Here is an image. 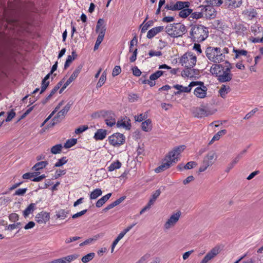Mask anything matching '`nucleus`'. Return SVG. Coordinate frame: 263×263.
<instances>
[{"instance_id":"obj_42","label":"nucleus","mask_w":263,"mask_h":263,"mask_svg":"<svg viewBox=\"0 0 263 263\" xmlns=\"http://www.w3.org/2000/svg\"><path fill=\"white\" fill-rule=\"evenodd\" d=\"M192 10L187 8H185L181 10L179 15L182 18H185L191 14Z\"/></svg>"},{"instance_id":"obj_30","label":"nucleus","mask_w":263,"mask_h":263,"mask_svg":"<svg viewBox=\"0 0 263 263\" xmlns=\"http://www.w3.org/2000/svg\"><path fill=\"white\" fill-rule=\"evenodd\" d=\"M247 150L245 149L239 153L237 156L232 160L231 162L229 163L231 166L233 167L239 162V161L242 158L243 156L246 153Z\"/></svg>"},{"instance_id":"obj_34","label":"nucleus","mask_w":263,"mask_h":263,"mask_svg":"<svg viewBox=\"0 0 263 263\" xmlns=\"http://www.w3.org/2000/svg\"><path fill=\"white\" fill-rule=\"evenodd\" d=\"M195 34H190V37L193 40V41L198 43L203 41L208 37V34H201L197 37L195 36Z\"/></svg>"},{"instance_id":"obj_27","label":"nucleus","mask_w":263,"mask_h":263,"mask_svg":"<svg viewBox=\"0 0 263 263\" xmlns=\"http://www.w3.org/2000/svg\"><path fill=\"white\" fill-rule=\"evenodd\" d=\"M96 33H105V28L104 25V21L103 19L100 18L96 26Z\"/></svg>"},{"instance_id":"obj_26","label":"nucleus","mask_w":263,"mask_h":263,"mask_svg":"<svg viewBox=\"0 0 263 263\" xmlns=\"http://www.w3.org/2000/svg\"><path fill=\"white\" fill-rule=\"evenodd\" d=\"M190 3L188 2L178 1L174 4V11L181 10L183 8H188Z\"/></svg>"},{"instance_id":"obj_6","label":"nucleus","mask_w":263,"mask_h":263,"mask_svg":"<svg viewBox=\"0 0 263 263\" xmlns=\"http://www.w3.org/2000/svg\"><path fill=\"white\" fill-rule=\"evenodd\" d=\"M196 82V86H197L194 90V95L200 99H204L206 97L207 87L204 85V83L201 81H194Z\"/></svg>"},{"instance_id":"obj_19","label":"nucleus","mask_w":263,"mask_h":263,"mask_svg":"<svg viewBox=\"0 0 263 263\" xmlns=\"http://www.w3.org/2000/svg\"><path fill=\"white\" fill-rule=\"evenodd\" d=\"M224 68L221 64H213L211 66L210 71L213 75L215 76L218 78Z\"/></svg>"},{"instance_id":"obj_24","label":"nucleus","mask_w":263,"mask_h":263,"mask_svg":"<svg viewBox=\"0 0 263 263\" xmlns=\"http://www.w3.org/2000/svg\"><path fill=\"white\" fill-rule=\"evenodd\" d=\"M170 27H171V28L170 29L169 28L167 29V30L169 31L170 29H171L173 32V33H175V32H177V30L183 32L186 30L185 26L184 25L180 23H178L174 24L172 26H170Z\"/></svg>"},{"instance_id":"obj_16","label":"nucleus","mask_w":263,"mask_h":263,"mask_svg":"<svg viewBox=\"0 0 263 263\" xmlns=\"http://www.w3.org/2000/svg\"><path fill=\"white\" fill-rule=\"evenodd\" d=\"M199 73V70L197 69L193 68L185 67V69L181 72V76L184 78L189 77L191 78L198 75Z\"/></svg>"},{"instance_id":"obj_28","label":"nucleus","mask_w":263,"mask_h":263,"mask_svg":"<svg viewBox=\"0 0 263 263\" xmlns=\"http://www.w3.org/2000/svg\"><path fill=\"white\" fill-rule=\"evenodd\" d=\"M245 15L250 20L256 17L257 15L256 10L254 8H249L243 12Z\"/></svg>"},{"instance_id":"obj_11","label":"nucleus","mask_w":263,"mask_h":263,"mask_svg":"<svg viewBox=\"0 0 263 263\" xmlns=\"http://www.w3.org/2000/svg\"><path fill=\"white\" fill-rule=\"evenodd\" d=\"M220 252V248L216 246L211 250L204 257L201 261V263H208L210 260L214 258Z\"/></svg>"},{"instance_id":"obj_33","label":"nucleus","mask_w":263,"mask_h":263,"mask_svg":"<svg viewBox=\"0 0 263 263\" xmlns=\"http://www.w3.org/2000/svg\"><path fill=\"white\" fill-rule=\"evenodd\" d=\"M35 208V204L34 203H30L23 211V216L27 217L30 214L32 213Z\"/></svg>"},{"instance_id":"obj_48","label":"nucleus","mask_w":263,"mask_h":263,"mask_svg":"<svg viewBox=\"0 0 263 263\" xmlns=\"http://www.w3.org/2000/svg\"><path fill=\"white\" fill-rule=\"evenodd\" d=\"M104 37V34H99V35L97 37V41L96 42L93 50L94 51L97 50L100 45L101 44V42H102L103 39Z\"/></svg>"},{"instance_id":"obj_29","label":"nucleus","mask_w":263,"mask_h":263,"mask_svg":"<svg viewBox=\"0 0 263 263\" xmlns=\"http://www.w3.org/2000/svg\"><path fill=\"white\" fill-rule=\"evenodd\" d=\"M111 193H108L106 195L102 197L99 199L96 203V206L97 208L101 207L111 197Z\"/></svg>"},{"instance_id":"obj_15","label":"nucleus","mask_w":263,"mask_h":263,"mask_svg":"<svg viewBox=\"0 0 263 263\" xmlns=\"http://www.w3.org/2000/svg\"><path fill=\"white\" fill-rule=\"evenodd\" d=\"M242 4V0H225L224 6L229 10H233L240 7Z\"/></svg>"},{"instance_id":"obj_31","label":"nucleus","mask_w":263,"mask_h":263,"mask_svg":"<svg viewBox=\"0 0 263 263\" xmlns=\"http://www.w3.org/2000/svg\"><path fill=\"white\" fill-rule=\"evenodd\" d=\"M141 128L144 132H149L152 129V121L150 119H147L143 122L141 124Z\"/></svg>"},{"instance_id":"obj_38","label":"nucleus","mask_w":263,"mask_h":263,"mask_svg":"<svg viewBox=\"0 0 263 263\" xmlns=\"http://www.w3.org/2000/svg\"><path fill=\"white\" fill-rule=\"evenodd\" d=\"M147 18H148V17L147 16L146 17L145 20H144V21L143 22V23L140 26V27L141 28V32L142 33H144V32L147 31L148 30V29L149 28V27H151V26H152V25H153V22L152 21H149L147 22V23H146L145 24L144 23Z\"/></svg>"},{"instance_id":"obj_55","label":"nucleus","mask_w":263,"mask_h":263,"mask_svg":"<svg viewBox=\"0 0 263 263\" xmlns=\"http://www.w3.org/2000/svg\"><path fill=\"white\" fill-rule=\"evenodd\" d=\"M164 31L163 26L156 27L149 30L147 33H160Z\"/></svg>"},{"instance_id":"obj_36","label":"nucleus","mask_w":263,"mask_h":263,"mask_svg":"<svg viewBox=\"0 0 263 263\" xmlns=\"http://www.w3.org/2000/svg\"><path fill=\"white\" fill-rule=\"evenodd\" d=\"M121 163L119 160H117L110 164V165L107 167V170L109 172H112L116 169L120 168L121 167Z\"/></svg>"},{"instance_id":"obj_56","label":"nucleus","mask_w":263,"mask_h":263,"mask_svg":"<svg viewBox=\"0 0 263 263\" xmlns=\"http://www.w3.org/2000/svg\"><path fill=\"white\" fill-rule=\"evenodd\" d=\"M63 83L62 81H60L58 84L54 87V88L51 90L50 94L52 96L54 95L55 93L60 89Z\"/></svg>"},{"instance_id":"obj_54","label":"nucleus","mask_w":263,"mask_h":263,"mask_svg":"<svg viewBox=\"0 0 263 263\" xmlns=\"http://www.w3.org/2000/svg\"><path fill=\"white\" fill-rule=\"evenodd\" d=\"M37 174V173H26L23 175L22 178L24 179H30L32 181L33 177Z\"/></svg>"},{"instance_id":"obj_8","label":"nucleus","mask_w":263,"mask_h":263,"mask_svg":"<svg viewBox=\"0 0 263 263\" xmlns=\"http://www.w3.org/2000/svg\"><path fill=\"white\" fill-rule=\"evenodd\" d=\"M226 63L228 65L226 68H223V70L221 71V74H220V76L218 78V81L222 83L231 81L233 76L231 72V64L228 61H226Z\"/></svg>"},{"instance_id":"obj_51","label":"nucleus","mask_w":263,"mask_h":263,"mask_svg":"<svg viewBox=\"0 0 263 263\" xmlns=\"http://www.w3.org/2000/svg\"><path fill=\"white\" fill-rule=\"evenodd\" d=\"M62 145L61 144H57L52 146L51 148V153L53 154L60 153L62 151Z\"/></svg>"},{"instance_id":"obj_1","label":"nucleus","mask_w":263,"mask_h":263,"mask_svg":"<svg viewBox=\"0 0 263 263\" xmlns=\"http://www.w3.org/2000/svg\"><path fill=\"white\" fill-rule=\"evenodd\" d=\"M208 59L214 63H220L224 61L223 54L219 47H209L205 50Z\"/></svg>"},{"instance_id":"obj_18","label":"nucleus","mask_w":263,"mask_h":263,"mask_svg":"<svg viewBox=\"0 0 263 263\" xmlns=\"http://www.w3.org/2000/svg\"><path fill=\"white\" fill-rule=\"evenodd\" d=\"M71 104L69 102L68 103L65 107L61 110L60 111L58 112V114L55 116V118L58 119L60 120V122L64 118L65 115L67 114L68 111L69 110Z\"/></svg>"},{"instance_id":"obj_25","label":"nucleus","mask_w":263,"mask_h":263,"mask_svg":"<svg viewBox=\"0 0 263 263\" xmlns=\"http://www.w3.org/2000/svg\"><path fill=\"white\" fill-rule=\"evenodd\" d=\"M107 132L105 129H99L95 134L93 138L96 140H102L106 136Z\"/></svg>"},{"instance_id":"obj_52","label":"nucleus","mask_w":263,"mask_h":263,"mask_svg":"<svg viewBox=\"0 0 263 263\" xmlns=\"http://www.w3.org/2000/svg\"><path fill=\"white\" fill-rule=\"evenodd\" d=\"M164 72L161 70H158L155 72V73L152 74L150 77L149 79L151 80H155L160 78L161 76L163 75Z\"/></svg>"},{"instance_id":"obj_41","label":"nucleus","mask_w":263,"mask_h":263,"mask_svg":"<svg viewBox=\"0 0 263 263\" xmlns=\"http://www.w3.org/2000/svg\"><path fill=\"white\" fill-rule=\"evenodd\" d=\"M78 257V255L74 254L65 257H62L64 263H70L72 261L76 260Z\"/></svg>"},{"instance_id":"obj_53","label":"nucleus","mask_w":263,"mask_h":263,"mask_svg":"<svg viewBox=\"0 0 263 263\" xmlns=\"http://www.w3.org/2000/svg\"><path fill=\"white\" fill-rule=\"evenodd\" d=\"M68 159L66 157H63L59 159L58 161L54 164L55 167H60L67 162Z\"/></svg>"},{"instance_id":"obj_61","label":"nucleus","mask_w":263,"mask_h":263,"mask_svg":"<svg viewBox=\"0 0 263 263\" xmlns=\"http://www.w3.org/2000/svg\"><path fill=\"white\" fill-rule=\"evenodd\" d=\"M128 99L130 102H134L138 100V96L136 93H130L128 95Z\"/></svg>"},{"instance_id":"obj_40","label":"nucleus","mask_w":263,"mask_h":263,"mask_svg":"<svg viewBox=\"0 0 263 263\" xmlns=\"http://www.w3.org/2000/svg\"><path fill=\"white\" fill-rule=\"evenodd\" d=\"M138 44L137 37L135 36L133 39L129 42V52H131L134 51L135 47H137Z\"/></svg>"},{"instance_id":"obj_20","label":"nucleus","mask_w":263,"mask_h":263,"mask_svg":"<svg viewBox=\"0 0 263 263\" xmlns=\"http://www.w3.org/2000/svg\"><path fill=\"white\" fill-rule=\"evenodd\" d=\"M165 162H163L161 165L155 168V171L157 173H160L164 170L170 168L173 164L172 161L169 160L166 157L164 159Z\"/></svg>"},{"instance_id":"obj_37","label":"nucleus","mask_w":263,"mask_h":263,"mask_svg":"<svg viewBox=\"0 0 263 263\" xmlns=\"http://www.w3.org/2000/svg\"><path fill=\"white\" fill-rule=\"evenodd\" d=\"M226 133L227 130L226 129L219 131L213 137L212 140L209 142V144H212L214 141L218 140L221 136L225 135Z\"/></svg>"},{"instance_id":"obj_60","label":"nucleus","mask_w":263,"mask_h":263,"mask_svg":"<svg viewBox=\"0 0 263 263\" xmlns=\"http://www.w3.org/2000/svg\"><path fill=\"white\" fill-rule=\"evenodd\" d=\"M121 72V69L120 66H115L112 70V76L113 77L119 75Z\"/></svg>"},{"instance_id":"obj_3","label":"nucleus","mask_w":263,"mask_h":263,"mask_svg":"<svg viewBox=\"0 0 263 263\" xmlns=\"http://www.w3.org/2000/svg\"><path fill=\"white\" fill-rule=\"evenodd\" d=\"M98 115L99 117L105 118V122L108 126L112 127L116 124V115L112 111L102 110Z\"/></svg>"},{"instance_id":"obj_23","label":"nucleus","mask_w":263,"mask_h":263,"mask_svg":"<svg viewBox=\"0 0 263 263\" xmlns=\"http://www.w3.org/2000/svg\"><path fill=\"white\" fill-rule=\"evenodd\" d=\"M231 90L230 87L227 85L223 84L221 85L218 92L220 97L223 99L226 98L227 95Z\"/></svg>"},{"instance_id":"obj_63","label":"nucleus","mask_w":263,"mask_h":263,"mask_svg":"<svg viewBox=\"0 0 263 263\" xmlns=\"http://www.w3.org/2000/svg\"><path fill=\"white\" fill-rule=\"evenodd\" d=\"M21 226L20 222H17L16 223L11 224L7 226V230L9 231H12L15 229L20 228V226Z\"/></svg>"},{"instance_id":"obj_57","label":"nucleus","mask_w":263,"mask_h":263,"mask_svg":"<svg viewBox=\"0 0 263 263\" xmlns=\"http://www.w3.org/2000/svg\"><path fill=\"white\" fill-rule=\"evenodd\" d=\"M88 128L87 125H83L76 128L75 130V133L77 135L80 134L83 132H85Z\"/></svg>"},{"instance_id":"obj_7","label":"nucleus","mask_w":263,"mask_h":263,"mask_svg":"<svg viewBox=\"0 0 263 263\" xmlns=\"http://www.w3.org/2000/svg\"><path fill=\"white\" fill-rule=\"evenodd\" d=\"M185 145H180L176 146L169 152L166 158L170 161H172L173 163H176L178 161L177 157L185 149Z\"/></svg>"},{"instance_id":"obj_43","label":"nucleus","mask_w":263,"mask_h":263,"mask_svg":"<svg viewBox=\"0 0 263 263\" xmlns=\"http://www.w3.org/2000/svg\"><path fill=\"white\" fill-rule=\"evenodd\" d=\"M102 194V192L100 189H96L90 193V199H96L101 196Z\"/></svg>"},{"instance_id":"obj_49","label":"nucleus","mask_w":263,"mask_h":263,"mask_svg":"<svg viewBox=\"0 0 263 263\" xmlns=\"http://www.w3.org/2000/svg\"><path fill=\"white\" fill-rule=\"evenodd\" d=\"M77 142V139H70L66 141L64 144V147L66 148H70L71 147L74 145Z\"/></svg>"},{"instance_id":"obj_5","label":"nucleus","mask_w":263,"mask_h":263,"mask_svg":"<svg viewBox=\"0 0 263 263\" xmlns=\"http://www.w3.org/2000/svg\"><path fill=\"white\" fill-rule=\"evenodd\" d=\"M108 140L110 145L118 147L123 144L125 141V137L123 134L117 133L110 136Z\"/></svg>"},{"instance_id":"obj_10","label":"nucleus","mask_w":263,"mask_h":263,"mask_svg":"<svg viewBox=\"0 0 263 263\" xmlns=\"http://www.w3.org/2000/svg\"><path fill=\"white\" fill-rule=\"evenodd\" d=\"M181 213L180 211H178L173 214L164 224V229L168 230L175 226V225L178 221L181 216Z\"/></svg>"},{"instance_id":"obj_21","label":"nucleus","mask_w":263,"mask_h":263,"mask_svg":"<svg viewBox=\"0 0 263 263\" xmlns=\"http://www.w3.org/2000/svg\"><path fill=\"white\" fill-rule=\"evenodd\" d=\"M208 28L204 26L197 24L192 26L190 33H208Z\"/></svg>"},{"instance_id":"obj_58","label":"nucleus","mask_w":263,"mask_h":263,"mask_svg":"<svg viewBox=\"0 0 263 263\" xmlns=\"http://www.w3.org/2000/svg\"><path fill=\"white\" fill-rule=\"evenodd\" d=\"M190 17L195 19H198L203 17V12H195L194 13H191Z\"/></svg>"},{"instance_id":"obj_9","label":"nucleus","mask_w":263,"mask_h":263,"mask_svg":"<svg viewBox=\"0 0 263 263\" xmlns=\"http://www.w3.org/2000/svg\"><path fill=\"white\" fill-rule=\"evenodd\" d=\"M201 10L203 12V16L208 19H212L216 17L217 12L214 6L208 5L207 6H200Z\"/></svg>"},{"instance_id":"obj_62","label":"nucleus","mask_w":263,"mask_h":263,"mask_svg":"<svg viewBox=\"0 0 263 263\" xmlns=\"http://www.w3.org/2000/svg\"><path fill=\"white\" fill-rule=\"evenodd\" d=\"M196 165L197 163L195 161H190L183 166V168L186 170H190L193 168Z\"/></svg>"},{"instance_id":"obj_64","label":"nucleus","mask_w":263,"mask_h":263,"mask_svg":"<svg viewBox=\"0 0 263 263\" xmlns=\"http://www.w3.org/2000/svg\"><path fill=\"white\" fill-rule=\"evenodd\" d=\"M15 116V112L13 110H11L10 112H8L7 118L5 120V121L8 122L10 121Z\"/></svg>"},{"instance_id":"obj_13","label":"nucleus","mask_w":263,"mask_h":263,"mask_svg":"<svg viewBox=\"0 0 263 263\" xmlns=\"http://www.w3.org/2000/svg\"><path fill=\"white\" fill-rule=\"evenodd\" d=\"M192 114L195 117L198 118H201L211 115L210 111L204 107H196L194 108L192 110Z\"/></svg>"},{"instance_id":"obj_14","label":"nucleus","mask_w":263,"mask_h":263,"mask_svg":"<svg viewBox=\"0 0 263 263\" xmlns=\"http://www.w3.org/2000/svg\"><path fill=\"white\" fill-rule=\"evenodd\" d=\"M196 82L194 81L191 82L190 84L184 87L181 85L176 84L174 85V88L177 89L178 91L175 92V95L180 94L181 92H190L192 89V87L195 86Z\"/></svg>"},{"instance_id":"obj_44","label":"nucleus","mask_w":263,"mask_h":263,"mask_svg":"<svg viewBox=\"0 0 263 263\" xmlns=\"http://www.w3.org/2000/svg\"><path fill=\"white\" fill-rule=\"evenodd\" d=\"M106 80V73L105 71H104L99 80V81L98 82L97 84V88H100L101 87L105 82Z\"/></svg>"},{"instance_id":"obj_22","label":"nucleus","mask_w":263,"mask_h":263,"mask_svg":"<svg viewBox=\"0 0 263 263\" xmlns=\"http://www.w3.org/2000/svg\"><path fill=\"white\" fill-rule=\"evenodd\" d=\"M83 67L82 65H79L74 70L69 78L67 80L66 83L69 85L73 80H74L78 76Z\"/></svg>"},{"instance_id":"obj_47","label":"nucleus","mask_w":263,"mask_h":263,"mask_svg":"<svg viewBox=\"0 0 263 263\" xmlns=\"http://www.w3.org/2000/svg\"><path fill=\"white\" fill-rule=\"evenodd\" d=\"M95 254L94 253H89L87 255L84 256L81 260L84 263H87L95 257Z\"/></svg>"},{"instance_id":"obj_59","label":"nucleus","mask_w":263,"mask_h":263,"mask_svg":"<svg viewBox=\"0 0 263 263\" xmlns=\"http://www.w3.org/2000/svg\"><path fill=\"white\" fill-rule=\"evenodd\" d=\"M66 173V171L65 170H57L54 174V178L55 179L59 178L61 176L64 175Z\"/></svg>"},{"instance_id":"obj_17","label":"nucleus","mask_w":263,"mask_h":263,"mask_svg":"<svg viewBox=\"0 0 263 263\" xmlns=\"http://www.w3.org/2000/svg\"><path fill=\"white\" fill-rule=\"evenodd\" d=\"M49 219V213L44 211L38 213L35 216V220L39 223H45Z\"/></svg>"},{"instance_id":"obj_35","label":"nucleus","mask_w":263,"mask_h":263,"mask_svg":"<svg viewBox=\"0 0 263 263\" xmlns=\"http://www.w3.org/2000/svg\"><path fill=\"white\" fill-rule=\"evenodd\" d=\"M69 210L61 209L57 212L56 216L58 218L61 219H64L67 217V215L69 214Z\"/></svg>"},{"instance_id":"obj_32","label":"nucleus","mask_w":263,"mask_h":263,"mask_svg":"<svg viewBox=\"0 0 263 263\" xmlns=\"http://www.w3.org/2000/svg\"><path fill=\"white\" fill-rule=\"evenodd\" d=\"M48 164V162L46 161H40L36 163L32 168V169L35 171H40L45 168Z\"/></svg>"},{"instance_id":"obj_46","label":"nucleus","mask_w":263,"mask_h":263,"mask_svg":"<svg viewBox=\"0 0 263 263\" xmlns=\"http://www.w3.org/2000/svg\"><path fill=\"white\" fill-rule=\"evenodd\" d=\"M5 18L9 24H15L18 20L17 16L13 15H6Z\"/></svg>"},{"instance_id":"obj_50","label":"nucleus","mask_w":263,"mask_h":263,"mask_svg":"<svg viewBox=\"0 0 263 263\" xmlns=\"http://www.w3.org/2000/svg\"><path fill=\"white\" fill-rule=\"evenodd\" d=\"M233 52L235 53V58L237 59L238 58L240 55H244L246 56L247 54V51L246 50H240V49H236L235 48H233Z\"/></svg>"},{"instance_id":"obj_2","label":"nucleus","mask_w":263,"mask_h":263,"mask_svg":"<svg viewBox=\"0 0 263 263\" xmlns=\"http://www.w3.org/2000/svg\"><path fill=\"white\" fill-rule=\"evenodd\" d=\"M197 58L190 53H185L181 58L180 63L182 66L187 68H193L196 63Z\"/></svg>"},{"instance_id":"obj_4","label":"nucleus","mask_w":263,"mask_h":263,"mask_svg":"<svg viewBox=\"0 0 263 263\" xmlns=\"http://www.w3.org/2000/svg\"><path fill=\"white\" fill-rule=\"evenodd\" d=\"M216 159V153L214 152H210L204 157L202 163L199 168V172H204L210 166H211L214 160Z\"/></svg>"},{"instance_id":"obj_45","label":"nucleus","mask_w":263,"mask_h":263,"mask_svg":"<svg viewBox=\"0 0 263 263\" xmlns=\"http://www.w3.org/2000/svg\"><path fill=\"white\" fill-rule=\"evenodd\" d=\"M205 2L212 6L219 7L221 6L223 2V0H205Z\"/></svg>"},{"instance_id":"obj_39","label":"nucleus","mask_w":263,"mask_h":263,"mask_svg":"<svg viewBox=\"0 0 263 263\" xmlns=\"http://www.w3.org/2000/svg\"><path fill=\"white\" fill-rule=\"evenodd\" d=\"M77 54H76V52L74 51L72 52V55H68L67 57V58L66 60V62L64 64V69H66L70 65V63L72 62V61L74 59L75 57H76Z\"/></svg>"},{"instance_id":"obj_12","label":"nucleus","mask_w":263,"mask_h":263,"mask_svg":"<svg viewBox=\"0 0 263 263\" xmlns=\"http://www.w3.org/2000/svg\"><path fill=\"white\" fill-rule=\"evenodd\" d=\"M117 126L129 130L131 128L130 120L127 117H121L116 123Z\"/></svg>"}]
</instances>
